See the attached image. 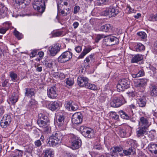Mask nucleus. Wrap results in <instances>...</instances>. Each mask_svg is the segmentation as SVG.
<instances>
[{
	"instance_id": "obj_1",
	"label": "nucleus",
	"mask_w": 157,
	"mask_h": 157,
	"mask_svg": "<svg viewBox=\"0 0 157 157\" xmlns=\"http://www.w3.org/2000/svg\"><path fill=\"white\" fill-rule=\"evenodd\" d=\"M63 132L58 131L53 133L49 137V139H47V143L50 146H56L60 144L61 143L63 138L66 136Z\"/></svg>"
},
{
	"instance_id": "obj_2",
	"label": "nucleus",
	"mask_w": 157,
	"mask_h": 157,
	"mask_svg": "<svg viewBox=\"0 0 157 157\" xmlns=\"http://www.w3.org/2000/svg\"><path fill=\"white\" fill-rule=\"evenodd\" d=\"M118 9L115 6L111 5L101 12V14L103 16H108L109 17H114L119 13Z\"/></svg>"
},
{
	"instance_id": "obj_3",
	"label": "nucleus",
	"mask_w": 157,
	"mask_h": 157,
	"mask_svg": "<svg viewBox=\"0 0 157 157\" xmlns=\"http://www.w3.org/2000/svg\"><path fill=\"white\" fill-rule=\"evenodd\" d=\"M56 118L57 126L59 129L62 131L66 129V124L65 121L64 114L61 112L58 113Z\"/></svg>"
},
{
	"instance_id": "obj_4",
	"label": "nucleus",
	"mask_w": 157,
	"mask_h": 157,
	"mask_svg": "<svg viewBox=\"0 0 157 157\" xmlns=\"http://www.w3.org/2000/svg\"><path fill=\"white\" fill-rule=\"evenodd\" d=\"M148 128L139 126L136 129V134L137 137L139 138H143L142 141L144 144H146L148 142V141L144 135L147 133Z\"/></svg>"
},
{
	"instance_id": "obj_5",
	"label": "nucleus",
	"mask_w": 157,
	"mask_h": 157,
	"mask_svg": "<svg viewBox=\"0 0 157 157\" xmlns=\"http://www.w3.org/2000/svg\"><path fill=\"white\" fill-rule=\"evenodd\" d=\"M34 9L41 14L44 11L45 9V4L44 0H35L33 4Z\"/></svg>"
},
{
	"instance_id": "obj_6",
	"label": "nucleus",
	"mask_w": 157,
	"mask_h": 157,
	"mask_svg": "<svg viewBox=\"0 0 157 157\" xmlns=\"http://www.w3.org/2000/svg\"><path fill=\"white\" fill-rule=\"evenodd\" d=\"M72 53L69 51L64 52L57 58L58 61L61 63H65L70 60L72 57Z\"/></svg>"
},
{
	"instance_id": "obj_7",
	"label": "nucleus",
	"mask_w": 157,
	"mask_h": 157,
	"mask_svg": "<svg viewBox=\"0 0 157 157\" xmlns=\"http://www.w3.org/2000/svg\"><path fill=\"white\" fill-rule=\"evenodd\" d=\"M119 41L117 37L111 35L105 36L103 40V43L107 46L115 45L118 44Z\"/></svg>"
},
{
	"instance_id": "obj_8",
	"label": "nucleus",
	"mask_w": 157,
	"mask_h": 157,
	"mask_svg": "<svg viewBox=\"0 0 157 157\" xmlns=\"http://www.w3.org/2000/svg\"><path fill=\"white\" fill-rule=\"evenodd\" d=\"M126 102L123 97L122 95L116 97L110 103L111 106L113 107H118Z\"/></svg>"
},
{
	"instance_id": "obj_9",
	"label": "nucleus",
	"mask_w": 157,
	"mask_h": 157,
	"mask_svg": "<svg viewBox=\"0 0 157 157\" xmlns=\"http://www.w3.org/2000/svg\"><path fill=\"white\" fill-rule=\"evenodd\" d=\"M70 141L71 142V148L73 149L78 148L81 145V141L80 139L73 134L70 135Z\"/></svg>"
},
{
	"instance_id": "obj_10",
	"label": "nucleus",
	"mask_w": 157,
	"mask_h": 157,
	"mask_svg": "<svg viewBox=\"0 0 157 157\" xmlns=\"http://www.w3.org/2000/svg\"><path fill=\"white\" fill-rule=\"evenodd\" d=\"M130 82L127 79L123 78L119 81L117 86V90L118 92L124 91L129 87Z\"/></svg>"
},
{
	"instance_id": "obj_11",
	"label": "nucleus",
	"mask_w": 157,
	"mask_h": 157,
	"mask_svg": "<svg viewBox=\"0 0 157 157\" xmlns=\"http://www.w3.org/2000/svg\"><path fill=\"white\" fill-rule=\"evenodd\" d=\"M63 1L62 0L57 1L58 12L59 13H61L63 16H66L70 13L71 8L64 7L63 10L62 9V7L63 6V4H61V3H63Z\"/></svg>"
},
{
	"instance_id": "obj_12",
	"label": "nucleus",
	"mask_w": 157,
	"mask_h": 157,
	"mask_svg": "<svg viewBox=\"0 0 157 157\" xmlns=\"http://www.w3.org/2000/svg\"><path fill=\"white\" fill-rule=\"evenodd\" d=\"M148 80L146 78L140 79L135 85L137 90L140 92H144L145 90V87L147 85Z\"/></svg>"
},
{
	"instance_id": "obj_13",
	"label": "nucleus",
	"mask_w": 157,
	"mask_h": 157,
	"mask_svg": "<svg viewBox=\"0 0 157 157\" xmlns=\"http://www.w3.org/2000/svg\"><path fill=\"white\" fill-rule=\"evenodd\" d=\"M11 117L9 115L5 114L3 117L0 122V126L3 128L7 127L11 123Z\"/></svg>"
},
{
	"instance_id": "obj_14",
	"label": "nucleus",
	"mask_w": 157,
	"mask_h": 157,
	"mask_svg": "<svg viewBox=\"0 0 157 157\" xmlns=\"http://www.w3.org/2000/svg\"><path fill=\"white\" fill-rule=\"evenodd\" d=\"M61 46L59 44H55L48 48L49 54L52 56L56 55L60 51Z\"/></svg>"
},
{
	"instance_id": "obj_15",
	"label": "nucleus",
	"mask_w": 157,
	"mask_h": 157,
	"mask_svg": "<svg viewBox=\"0 0 157 157\" xmlns=\"http://www.w3.org/2000/svg\"><path fill=\"white\" fill-rule=\"evenodd\" d=\"M39 119L37 123L39 126L41 127H44L48 124V119L46 116L43 115L42 114L40 113L38 115Z\"/></svg>"
},
{
	"instance_id": "obj_16",
	"label": "nucleus",
	"mask_w": 157,
	"mask_h": 157,
	"mask_svg": "<svg viewBox=\"0 0 157 157\" xmlns=\"http://www.w3.org/2000/svg\"><path fill=\"white\" fill-rule=\"evenodd\" d=\"M149 120V118L146 116L141 117L138 121V126L148 128L150 125Z\"/></svg>"
},
{
	"instance_id": "obj_17",
	"label": "nucleus",
	"mask_w": 157,
	"mask_h": 157,
	"mask_svg": "<svg viewBox=\"0 0 157 157\" xmlns=\"http://www.w3.org/2000/svg\"><path fill=\"white\" fill-rule=\"evenodd\" d=\"M56 88L53 86L47 90V95L48 97L51 99H54L57 96Z\"/></svg>"
},
{
	"instance_id": "obj_18",
	"label": "nucleus",
	"mask_w": 157,
	"mask_h": 157,
	"mask_svg": "<svg viewBox=\"0 0 157 157\" xmlns=\"http://www.w3.org/2000/svg\"><path fill=\"white\" fill-rule=\"evenodd\" d=\"M71 120L72 123L75 124H80L82 120V114L79 112L75 113L72 115Z\"/></svg>"
},
{
	"instance_id": "obj_19",
	"label": "nucleus",
	"mask_w": 157,
	"mask_h": 157,
	"mask_svg": "<svg viewBox=\"0 0 157 157\" xmlns=\"http://www.w3.org/2000/svg\"><path fill=\"white\" fill-rule=\"evenodd\" d=\"M119 113L121 118L126 120H129L130 118L133 116L134 115L133 112L132 110L129 112L126 111V112L123 110H120Z\"/></svg>"
},
{
	"instance_id": "obj_20",
	"label": "nucleus",
	"mask_w": 157,
	"mask_h": 157,
	"mask_svg": "<svg viewBox=\"0 0 157 157\" xmlns=\"http://www.w3.org/2000/svg\"><path fill=\"white\" fill-rule=\"evenodd\" d=\"M61 105L59 101H55L50 102L48 105V108L51 110L53 111L58 109Z\"/></svg>"
},
{
	"instance_id": "obj_21",
	"label": "nucleus",
	"mask_w": 157,
	"mask_h": 157,
	"mask_svg": "<svg viewBox=\"0 0 157 157\" xmlns=\"http://www.w3.org/2000/svg\"><path fill=\"white\" fill-rule=\"evenodd\" d=\"M88 81V78L85 77L79 76L78 78V84L81 87H85Z\"/></svg>"
},
{
	"instance_id": "obj_22",
	"label": "nucleus",
	"mask_w": 157,
	"mask_h": 157,
	"mask_svg": "<svg viewBox=\"0 0 157 157\" xmlns=\"http://www.w3.org/2000/svg\"><path fill=\"white\" fill-rule=\"evenodd\" d=\"M7 8L4 4L0 2V18L7 16Z\"/></svg>"
},
{
	"instance_id": "obj_23",
	"label": "nucleus",
	"mask_w": 157,
	"mask_h": 157,
	"mask_svg": "<svg viewBox=\"0 0 157 157\" xmlns=\"http://www.w3.org/2000/svg\"><path fill=\"white\" fill-rule=\"evenodd\" d=\"M148 149L152 154L157 156V144L154 143H150L148 146Z\"/></svg>"
},
{
	"instance_id": "obj_24",
	"label": "nucleus",
	"mask_w": 157,
	"mask_h": 157,
	"mask_svg": "<svg viewBox=\"0 0 157 157\" xmlns=\"http://www.w3.org/2000/svg\"><path fill=\"white\" fill-rule=\"evenodd\" d=\"M149 88L151 96L153 97L157 96V86L153 84H151L150 85Z\"/></svg>"
},
{
	"instance_id": "obj_25",
	"label": "nucleus",
	"mask_w": 157,
	"mask_h": 157,
	"mask_svg": "<svg viewBox=\"0 0 157 157\" xmlns=\"http://www.w3.org/2000/svg\"><path fill=\"white\" fill-rule=\"evenodd\" d=\"M143 59V56L140 54L136 55L132 57L131 62L132 63H137Z\"/></svg>"
},
{
	"instance_id": "obj_26",
	"label": "nucleus",
	"mask_w": 157,
	"mask_h": 157,
	"mask_svg": "<svg viewBox=\"0 0 157 157\" xmlns=\"http://www.w3.org/2000/svg\"><path fill=\"white\" fill-rule=\"evenodd\" d=\"M112 29V26L109 24L103 25L100 27V30L105 32H109Z\"/></svg>"
},
{
	"instance_id": "obj_27",
	"label": "nucleus",
	"mask_w": 157,
	"mask_h": 157,
	"mask_svg": "<svg viewBox=\"0 0 157 157\" xmlns=\"http://www.w3.org/2000/svg\"><path fill=\"white\" fill-rule=\"evenodd\" d=\"M18 99V96L17 94L14 93L9 98V104L14 105L17 101Z\"/></svg>"
},
{
	"instance_id": "obj_28",
	"label": "nucleus",
	"mask_w": 157,
	"mask_h": 157,
	"mask_svg": "<svg viewBox=\"0 0 157 157\" xmlns=\"http://www.w3.org/2000/svg\"><path fill=\"white\" fill-rule=\"evenodd\" d=\"M146 99L145 97H143L139 98L137 102L140 107H144L146 105Z\"/></svg>"
},
{
	"instance_id": "obj_29",
	"label": "nucleus",
	"mask_w": 157,
	"mask_h": 157,
	"mask_svg": "<svg viewBox=\"0 0 157 157\" xmlns=\"http://www.w3.org/2000/svg\"><path fill=\"white\" fill-rule=\"evenodd\" d=\"M90 128H88L84 126H82L80 127V130L82 134L85 137L87 136V133L90 130Z\"/></svg>"
},
{
	"instance_id": "obj_30",
	"label": "nucleus",
	"mask_w": 157,
	"mask_h": 157,
	"mask_svg": "<svg viewBox=\"0 0 157 157\" xmlns=\"http://www.w3.org/2000/svg\"><path fill=\"white\" fill-rule=\"evenodd\" d=\"M35 92L36 91L34 89H30V94L32 97L31 101L30 100V105H35L36 103L34 99Z\"/></svg>"
},
{
	"instance_id": "obj_31",
	"label": "nucleus",
	"mask_w": 157,
	"mask_h": 157,
	"mask_svg": "<svg viewBox=\"0 0 157 157\" xmlns=\"http://www.w3.org/2000/svg\"><path fill=\"white\" fill-rule=\"evenodd\" d=\"M123 150V148L121 147L116 146L113 147L110 149V152L112 153L111 155L113 156V154H115L117 152H120Z\"/></svg>"
},
{
	"instance_id": "obj_32",
	"label": "nucleus",
	"mask_w": 157,
	"mask_h": 157,
	"mask_svg": "<svg viewBox=\"0 0 157 157\" xmlns=\"http://www.w3.org/2000/svg\"><path fill=\"white\" fill-rule=\"evenodd\" d=\"M43 152L45 153L44 157H52L54 154V151L50 149H46Z\"/></svg>"
},
{
	"instance_id": "obj_33",
	"label": "nucleus",
	"mask_w": 157,
	"mask_h": 157,
	"mask_svg": "<svg viewBox=\"0 0 157 157\" xmlns=\"http://www.w3.org/2000/svg\"><path fill=\"white\" fill-rule=\"evenodd\" d=\"M22 151L17 149L15 150L11 155V157H22Z\"/></svg>"
},
{
	"instance_id": "obj_34",
	"label": "nucleus",
	"mask_w": 157,
	"mask_h": 157,
	"mask_svg": "<svg viewBox=\"0 0 157 157\" xmlns=\"http://www.w3.org/2000/svg\"><path fill=\"white\" fill-rule=\"evenodd\" d=\"M135 151V148L133 147H131L127 150H123V153L125 155H129L132 153L133 154Z\"/></svg>"
},
{
	"instance_id": "obj_35",
	"label": "nucleus",
	"mask_w": 157,
	"mask_h": 157,
	"mask_svg": "<svg viewBox=\"0 0 157 157\" xmlns=\"http://www.w3.org/2000/svg\"><path fill=\"white\" fill-rule=\"evenodd\" d=\"M66 86L67 87L72 86L74 83V79L73 78H68L65 80Z\"/></svg>"
},
{
	"instance_id": "obj_36",
	"label": "nucleus",
	"mask_w": 157,
	"mask_h": 157,
	"mask_svg": "<svg viewBox=\"0 0 157 157\" xmlns=\"http://www.w3.org/2000/svg\"><path fill=\"white\" fill-rule=\"evenodd\" d=\"M144 75V72L143 70H141L139 71L136 74H132V77L134 78L139 77L142 76Z\"/></svg>"
},
{
	"instance_id": "obj_37",
	"label": "nucleus",
	"mask_w": 157,
	"mask_h": 157,
	"mask_svg": "<svg viewBox=\"0 0 157 157\" xmlns=\"http://www.w3.org/2000/svg\"><path fill=\"white\" fill-rule=\"evenodd\" d=\"M117 132L118 134L121 137L124 138L126 136V131L125 130L119 128Z\"/></svg>"
},
{
	"instance_id": "obj_38",
	"label": "nucleus",
	"mask_w": 157,
	"mask_h": 157,
	"mask_svg": "<svg viewBox=\"0 0 157 157\" xmlns=\"http://www.w3.org/2000/svg\"><path fill=\"white\" fill-rule=\"evenodd\" d=\"M136 51L137 52H140L144 50L145 49V47L144 45L140 43H137L136 46Z\"/></svg>"
},
{
	"instance_id": "obj_39",
	"label": "nucleus",
	"mask_w": 157,
	"mask_h": 157,
	"mask_svg": "<svg viewBox=\"0 0 157 157\" xmlns=\"http://www.w3.org/2000/svg\"><path fill=\"white\" fill-rule=\"evenodd\" d=\"M85 87L92 90H95L97 89V87L96 85L93 84H90L88 82L87 83Z\"/></svg>"
},
{
	"instance_id": "obj_40",
	"label": "nucleus",
	"mask_w": 157,
	"mask_h": 157,
	"mask_svg": "<svg viewBox=\"0 0 157 157\" xmlns=\"http://www.w3.org/2000/svg\"><path fill=\"white\" fill-rule=\"evenodd\" d=\"M148 20L150 21H157V13L155 14H151L148 17Z\"/></svg>"
},
{
	"instance_id": "obj_41",
	"label": "nucleus",
	"mask_w": 157,
	"mask_h": 157,
	"mask_svg": "<svg viewBox=\"0 0 157 157\" xmlns=\"http://www.w3.org/2000/svg\"><path fill=\"white\" fill-rule=\"evenodd\" d=\"M87 136H86V137H87L89 138H91L94 137L95 136L94 130L91 128L90 130L87 133Z\"/></svg>"
},
{
	"instance_id": "obj_42",
	"label": "nucleus",
	"mask_w": 157,
	"mask_h": 157,
	"mask_svg": "<svg viewBox=\"0 0 157 157\" xmlns=\"http://www.w3.org/2000/svg\"><path fill=\"white\" fill-rule=\"evenodd\" d=\"M137 35L139 37L143 39H145L147 37V34L145 32H140L137 33Z\"/></svg>"
},
{
	"instance_id": "obj_43",
	"label": "nucleus",
	"mask_w": 157,
	"mask_h": 157,
	"mask_svg": "<svg viewBox=\"0 0 157 157\" xmlns=\"http://www.w3.org/2000/svg\"><path fill=\"white\" fill-rule=\"evenodd\" d=\"M13 33L14 35L18 39L20 40L23 37V35L22 34L17 31L16 29L14 30Z\"/></svg>"
},
{
	"instance_id": "obj_44",
	"label": "nucleus",
	"mask_w": 157,
	"mask_h": 157,
	"mask_svg": "<svg viewBox=\"0 0 157 157\" xmlns=\"http://www.w3.org/2000/svg\"><path fill=\"white\" fill-rule=\"evenodd\" d=\"M42 127L44 128V131L45 133H48L50 132L51 128L48 125V124H47L46 125Z\"/></svg>"
},
{
	"instance_id": "obj_45",
	"label": "nucleus",
	"mask_w": 157,
	"mask_h": 157,
	"mask_svg": "<svg viewBox=\"0 0 157 157\" xmlns=\"http://www.w3.org/2000/svg\"><path fill=\"white\" fill-rule=\"evenodd\" d=\"M105 37V35L103 34H98L95 38V42L96 43H98L99 41L101 40L102 38Z\"/></svg>"
},
{
	"instance_id": "obj_46",
	"label": "nucleus",
	"mask_w": 157,
	"mask_h": 157,
	"mask_svg": "<svg viewBox=\"0 0 157 157\" xmlns=\"http://www.w3.org/2000/svg\"><path fill=\"white\" fill-rule=\"evenodd\" d=\"M110 117L115 120H117L119 118V116L115 112H111L110 113Z\"/></svg>"
},
{
	"instance_id": "obj_47",
	"label": "nucleus",
	"mask_w": 157,
	"mask_h": 157,
	"mask_svg": "<svg viewBox=\"0 0 157 157\" xmlns=\"http://www.w3.org/2000/svg\"><path fill=\"white\" fill-rule=\"evenodd\" d=\"M10 75L12 80L13 81H14L16 80L17 78V75L13 72H10Z\"/></svg>"
},
{
	"instance_id": "obj_48",
	"label": "nucleus",
	"mask_w": 157,
	"mask_h": 157,
	"mask_svg": "<svg viewBox=\"0 0 157 157\" xmlns=\"http://www.w3.org/2000/svg\"><path fill=\"white\" fill-rule=\"evenodd\" d=\"M33 133L32 135L34 138H37L39 136V132L37 129H35L32 130Z\"/></svg>"
},
{
	"instance_id": "obj_49",
	"label": "nucleus",
	"mask_w": 157,
	"mask_h": 157,
	"mask_svg": "<svg viewBox=\"0 0 157 157\" xmlns=\"http://www.w3.org/2000/svg\"><path fill=\"white\" fill-rule=\"evenodd\" d=\"M72 102L70 101H67L65 104V108L69 110H71L70 109L71 105H72Z\"/></svg>"
},
{
	"instance_id": "obj_50",
	"label": "nucleus",
	"mask_w": 157,
	"mask_h": 157,
	"mask_svg": "<svg viewBox=\"0 0 157 157\" xmlns=\"http://www.w3.org/2000/svg\"><path fill=\"white\" fill-rule=\"evenodd\" d=\"M78 108V106L74 102H72V105L70 109L71 110L76 111Z\"/></svg>"
},
{
	"instance_id": "obj_51",
	"label": "nucleus",
	"mask_w": 157,
	"mask_h": 157,
	"mask_svg": "<svg viewBox=\"0 0 157 157\" xmlns=\"http://www.w3.org/2000/svg\"><path fill=\"white\" fill-rule=\"evenodd\" d=\"M45 66L47 67L51 68L52 67V63L51 61H45L44 63Z\"/></svg>"
},
{
	"instance_id": "obj_52",
	"label": "nucleus",
	"mask_w": 157,
	"mask_h": 157,
	"mask_svg": "<svg viewBox=\"0 0 157 157\" xmlns=\"http://www.w3.org/2000/svg\"><path fill=\"white\" fill-rule=\"evenodd\" d=\"M38 51V49H35L34 50H32L31 53H30V57H33L35 56L37 54Z\"/></svg>"
},
{
	"instance_id": "obj_53",
	"label": "nucleus",
	"mask_w": 157,
	"mask_h": 157,
	"mask_svg": "<svg viewBox=\"0 0 157 157\" xmlns=\"http://www.w3.org/2000/svg\"><path fill=\"white\" fill-rule=\"evenodd\" d=\"M34 67L36 68V71L41 72L42 70V67L40 66V65L37 64H35L34 65Z\"/></svg>"
},
{
	"instance_id": "obj_54",
	"label": "nucleus",
	"mask_w": 157,
	"mask_h": 157,
	"mask_svg": "<svg viewBox=\"0 0 157 157\" xmlns=\"http://www.w3.org/2000/svg\"><path fill=\"white\" fill-rule=\"evenodd\" d=\"M7 49V47L5 45L1 43V44L0 45V51L1 52H4L5 51H6Z\"/></svg>"
},
{
	"instance_id": "obj_55",
	"label": "nucleus",
	"mask_w": 157,
	"mask_h": 157,
	"mask_svg": "<svg viewBox=\"0 0 157 157\" xmlns=\"http://www.w3.org/2000/svg\"><path fill=\"white\" fill-rule=\"evenodd\" d=\"M62 34V33L61 32L56 31L52 33V36L54 37L59 36H61Z\"/></svg>"
},
{
	"instance_id": "obj_56",
	"label": "nucleus",
	"mask_w": 157,
	"mask_h": 157,
	"mask_svg": "<svg viewBox=\"0 0 157 157\" xmlns=\"http://www.w3.org/2000/svg\"><path fill=\"white\" fill-rule=\"evenodd\" d=\"M57 75L60 80H62L65 78V75L63 73H58Z\"/></svg>"
},
{
	"instance_id": "obj_57",
	"label": "nucleus",
	"mask_w": 157,
	"mask_h": 157,
	"mask_svg": "<svg viewBox=\"0 0 157 157\" xmlns=\"http://www.w3.org/2000/svg\"><path fill=\"white\" fill-rule=\"evenodd\" d=\"M94 149L101 150L102 149V148L100 144H95L93 147Z\"/></svg>"
},
{
	"instance_id": "obj_58",
	"label": "nucleus",
	"mask_w": 157,
	"mask_h": 157,
	"mask_svg": "<svg viewBox=\"0 0 157 157\" xmlns=\"http://www.w3.org/2000/svg\"><path fill=\"white\" fill-rule=\"evenodd\" d=\"M80 9V8L78 6H76L74 8V14L77 13Z\"/></svg>"
},
{
	"instance_id": "obj_59",
	"label": "nucleus",
	"mask_w": 157,
	"mask_h": 157,
	"mask_svg": "<svg viewBox=\"0 0 157 157\" xmlns=\"http://www.w3.org/2000/svg\"><path fill=\"white\" fill-rule=\"evenodd\" d=\"M127 94H128L130 96L133 97L136 96V92L135 91L129 92H127Z\"/></svg>"
},
{
	"instance_id": "obj_60",
	"label": "nucleus",
	"mask_w": 157,
	"mask_h": 157,
	"mask_svg": "<svg viewBox=\"0 0 157 157\" xmlns=\"http://www.w3.org/2000/svg\"><path fill=\"white\" fill-rule=\"evenodd\" d=\"M34 143L35 145L37 147H40L42 144L40 140H39L35 141Z\"/></svg>"
},
{
	"instance_id": "obj_61",
	"label": "nucleus",
	"mask_w": 157,
	"mask_h": 157,
	"mask_svg": "<svg viewBox=\"0 0 157 157\" xmlns=\"http://www.w3.org/2000/svg\"><path fill=\"white\" fill-rule=\"evenodd\" d=\"M7 29L5 28H0V33L3 34H5L7 30Z\"/></svg>"
},
{
	"instance_id": "obj_62",
	"label": "nucleus",
	"mask_w": 157,
	"mask_h": 157,
	"mask_svg": "<svg viewBox=\"0 0 157 157\" xmlns=\"http://www.w3.org/2000/svg\"><path fill=\"white\" fill-rule=\"evenodd\" d=\"M106 0H99L97 2L99 5H101L103 4H105L106 3Z\"/></svg>"
},
{
	"instance_id": "obj_63",
	"label": "nucleus",
	"mask_w": 157,
	"mask_h": 157,
	"mask_svg": "<svg viewBox=\"0 0 157 157\" xmlns=\"http://www.w3.org/2000/svg\"><path fill=\"white\" fill-rule=\"evenodd\" d=\"M92 49L90 48H85L83 50V51L86 54L88 52H89Z\"/></svg>"
},
{
	"instance_id": "obj_64",
	"label": "nucleus",
	"mask_w": 157,
	"mask_h": 157,
	"mask_svg": "<svg viewBox=\"0 0 157 157\" xmlns=\"http://www.w3.org/2000/svg\"><path fill=\"white\" fill-rule=\"evenodd\" d=\"M75 49L77 52L79 53L82 51V47L80 46H78L75 48Z\"/></svg>"
}]
</instances>
